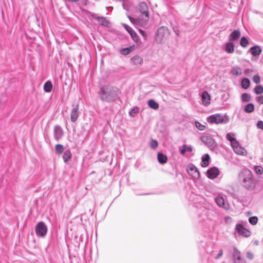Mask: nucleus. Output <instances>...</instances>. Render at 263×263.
Masks as SVG:
<instances>
[{
    "instance_id": "nucleus-10",
    "label": "nucleus",
    "mask_w": 263,
    "mask_h": 263,
    "mask_svg": "<svg viewBox=\"0 0 263 263\" xmlns=\"http://www.w3.org/2000/svg\"><path fill=\"white\" fill-rule=\"evenodd\" d=\"M215 201L217 204L220 208L226 210L229 209V204L227 201H225L224 198L221 196H217L215 198Z\"/></svg>"
},
{
    "instance_id": "nucleus-2",
    "label": "nucleus",
    "mask_w": 263,
    "mask_h": 263,
    "mask_svg": "<svg viewBox=\"0 0 263 263\" xmlns=\"http://www.w3.org/2000/svg\"><path fill=\"white\" fill-rule=\"evenodd\" d=\"M99 98L103 101L112 102L118 98L119 90L109 85L102 86L98 92Z\"/></svg>"
},
{
    "instance_id": "nucleus-46",
    "label": "nucleus",
    "mask_w": 263,
    "mask_h": 263,
    "mask_svg": "<svg viewBox=\"0 0 263 263\" xmlns=\"http://www.w3.org/2000/svg\"><path fill=\"white\" fill-rule=\"evenodd\" d=\"M257 101L260 104H263V96H260L258 97L257 98Z\"/></svg>"
},
{
    "instance_id": "nucleus-21",
    "label": "nucleus",
    "mask_w": 263,
    "mask_h": 263,
    "mask_svg": "<svg viewBox=\"0 0 263 263\" xmlns=\"http://www.w3.org/2000/svg\"><path fill=\"white\" fill-rule=\"evenodd\" d=\"M135 49V46L133 45L126 48L121 49L119 52L121 54L126 55L133 51Z\"/></svg>"
},
{
    "instance_id": "nucleus-8",
    "label": "nucleus",
    "mask_w": 263,
    "mask_h": 263,
    "mask_svg": "<svg viewBox=\"0 0 263 263\" xmlns=\"http://www.w3.org/2000/svg\"><path fill=\"white\" fill-rule=\"evenodd\" d=\"M79 105L78 104H76L73 106L71 112H70V120L72 122H76L80 115L79 112Z\"/></svg>"
},
{
    "instance_id": "nucleus-34",
    "label": "nucleus",
    "mask_w": 263,
    "mask_h": 263,
    "mask_svg": "<svg viewBox=\"0 0 263 263\" xmlns=\"http://www.w3.org/2000/svg\"><path fill=\"white\" fill-rule=\"evenodd\" d=\"M139 111V107L135 106L132 109V110L129 111V115L131 117H135V115L138 113Z\"/></svg>"
},
{
    "instance_id": "nucleus-27",
    "label": "nucleus",
    "mask_w": 263,
    "mask_h": 263,
    "mask_svg": "<svg viewBox=\"0 0 263 263\" xmlns=\"http://www.w3.org/2000/svg\"><path fill=\"white\" fill-rule=\"evenodd\" d=\"M148 105L150 108L155 110L158 109L159 106L158 103L153 99H150L148 100Z\"/></svg>"
},
{
    "instance_id": "nucleus-7",
    "label": "nucleus",
    "mask_w": 263,
    "mask_h": 263,
    "mask_svg": "<svg viewBox=\"0 0 263 263\" xmlns=\"http://www.w3.org/2000/svg\"><path fill=\"white\" fill-rule=\"evenodd\" d=\"M47 232V228L43 221H40L36 224L35 227V232L36 235L39 237H44Z\"/></svg>"
},
{
    "instance_id": "nucleus-3",
    "label": "nucleus",
    "mask_w": 263,
    "mask_h": 263,
    "mask_svg": "<svg viewBox=\"0 0 263 263\" xmlns=\"http://www.w3.org/2000/svg\"><path fill=\"white\" fill-rule=\"evenodd\" d=\"M139 10L142 15L144 16V18L143 20L140 21V18H135L130 16H128V17L130 21L135 25L142 26L145 24L149 18L148 7L147 4L143 2L139 3Z\"/></svg>"
},
{
    "instance_id": "nucleus-36",
    "label": "nucleus",
    "mask_w": 263,
    "mask_h": 263,
    "mask_svg": "<svg viewBox=\"0 0 263 263\" xmlns=\"http://www.w3.org/2000/svg\"><path fill=\"white\" fill-rule=\"evenodd\" d=\"M254 91L257 95L262 93L263 92V87L261 85L256 86L254 88Z\"/></svg>"
},
{
    "instance_id": "nucleus-29",
    "label": "nucleus",
    "mask_w": 263,
    "mask_h": 263,
    "mask_svg": "<svg viewBox=\"0 0 263 263\" xmlns=\"http://www.w3.org/2000/svg\"><path fill=\"white\" fill-rule=\"evenodd\" d=\"M52 88V84L49 81H47L44 85V89L45 92H49L51 91Z\"/></svg>"
},
{
    "instance_id": "nucleus-42",
    "label": "nucleus",
    "mask_w": 263,
    "mask_h": 263,
    "mask_svg": "<svg viewBox=\"0 0 263 263\" xmlns=\"http://www.w3.org/2000/svg\"><path fill=\"white\" fill-rule=\"evenodd\" d=\"M253 80L255 83L258 84L260 81V77L258 75H254L253 78Z\"/></svg>"
},
{
    "instance_id": "nucleus-28",
    "label": "nucleus",
    "mask_w": 263,
    "mask_h": 263,
    "mask_svg": "<svg viewBox=\"0 0 263 263\" xmlns=\"http://www.w3.org/2000/svg\"><path fill=\"white\" fill-rule=\"evenodd\" d=\"M131 60L132 62L135 65L141 64L142 62V59L138 55L134 56L131 59Z\"/></svg>"
},
{
    "instance_id": "nucleus-20",
    "label": "nucleus",
    "mask_w": 263,
    "mask_h": 263,
    "mask_svg": "<svg viewBox=\"0 0 263 263\" xmlns=\"http://www.w3.org/2000/svg\"><path fill=\"white\" fill-rule=\"evenodd\" d=\"M233 256L234 258V263H237V261L241 260V253L235 247L233 248Z\"/></svg>"
},
{
    "instance_id": "nucleus-18",
    "label": "nucleus",
    "mask_w": 263,
    "mask_h": 263,
    "mask_svg": "<svg viewBox=\"0 0 263 263\" xmlns=\"http://www.w3.org/2000/svg\"><path fill=\"white\" fill-rule=\"evenodd\" d=\"M179 152L181 155H184L186 152H192L193 151V147L191 145L186 144L183 145L182 146L179 147Z\"/></svg>"
},
{
    "instance_id": "nucleus-17",
    "label": "nucleus",
    "mask_w": 263,
    "mask_h": 263,
    "mask_svg": "<svg viewBox=\"0 0 263 263\" xmlns=\"http://www.w3.org/2000/svg\"><path fill=\"white\" fill-rule=\"evenodd\" d=\"M241 33L239 30H234L228 36L229 41H236L240 36Z\"/></svg>"
},
{
    "instance_id": "nucleus-47",
    "label": "nucleus",
    "mask_w": 263,
    "mask_h": 263,
    "mask_svg": "<svg viewBox=\"0 0 263 263\" xmlns=\"http://www.w3.org/2000/svg\"><path fill=\"white\" fill-rule=\"evenodd\" d=\"M174 31L176 35H179V31L178 29H175V28H174Z\"/></svg>"
},
{
    "instance_id": "nucleus-23",
    "label": "nucleus",
    "mask_w": 263,
    "mask_h": 263,
    "mask_svg": "<svg viewBox=\"0 0 263 263\" xmlns=\"http://www.w3.org/2000/svg\"><path fill=\"white\" fill-rule=\"evenodd\" d=\"M231 73L234 76H238L242 74V70L239 67L234 66L231 69Z\"/></svg>"
},
{
    "instance_id": "nucleus-30",
    "label": "nucleus",
    "mask_w": 263,
    "mask_h": 263,
    "mask_svg": "<svg viewBox=\"0 0 263 263\" xmlns=\"http://www.w3.org/2000/svg\"><path fill=\"white\" fill-rule=\"evenodd\" d=\"M254 110V106L252 103H249L245 106L244 111L247 113H251Z\"/></svg>"
},
{
    "instance_id": "nucleus-26",
    "label": "nucleus",
    "mask_w": 263,
    "mask_h": 263,
    "mask_svg": "<svg viewBox=\"0 0 263 263\" xmlns=\"http://www.w3.org/2000/svg\"><path fill=\"white\" fill-rule=\"evenodd\" d=\"M72 157V154L71 151L69 149H67L64 152V154L63 156V159L65 163H67V162L71 159Z\"/></svg>"
},
{
    "instance_id": "nucleus-6",
    "label": "nucleus",
    "mask_w": 263,
    "mask_h": 263,
    "mask_svg": "<svg viewBox=\"0 0 263 263\" xmlns=\"http://www.w3.org/2000/svg\"><path fill=\"white\" fill-rule=\"evenodd\" d=\"M226 117L219 114L212 115L207 118V121L210 123L220 124L225 121Z\"/></svg>"
},
{
    "instance_id": "nucleus-33",
    "label": "nucleus",
    "mask_w": 263,
    "mask_h": 263,
    "mask_svg": "<svg viewBox=\"0 0 263 263\" xmlns=\"http://www.w3.org/2000/svg\"><path fill=\"white\" fill-rule=\"evenodd\" d=\"M240 44L241 47H246L249 45V41L247 38L245 36H243L241 37L240 41Z\"/></svg>"
},
{
    "instance_id": "nucleus-35",
    "label": "nucleus",
    "mask_w": 263,
    "mask_h": 263,
    "mask_svg": "<svg viewBox=\"0 0 263 263\" xmlns=\"http://www.w3.org/2000/svg\"><path fill=\"white\" fill-rule=\"evenodd\" d=\"M251 96L247 93H244L241 95V100L243 102H249L251 100Z\"/></svg>"
},
{
    "instance_id": "nucleus-11",
    "label": "nucleus",
    "mask_w": 263,
    "mask_h": 263,
    "mask_svg": "<svg viewBox=\"0 0 263 263\" xmlns=\"http://www.w3.org/2000/svg\"><path fill=\"white\" fill-rule=\"evenodd\" d=\"M53 134L55 140L58 141L64 135L63 130L60 126L55 125L54 127Z\"/></svg>"
},
{
    "instance_id": "nucleus-37",
    "label": "nucleus",
    "mask_w": 263,
    "mask_h": 263,
    "mask_svg": "<svg viewBox=\"0 0 263 263\" xmlns=\"http://www.w3.org/2000/svg\"><path fill=\"white\" fill-rule=\"evenodd\" d=\"M122 1H123L122 6L123 8L127 10H129L130 7V3L127 0H122Z\"/></svg>"
},
{
    "instance_id": "nucleus-24",
    "label": "nucleus",
    "mask_w": 263,
    "mask_h": 263,
    "mask_svg": "<svg viewBox=\"0 0 263 263\" xmlns=\"http://www.w3.org/2000/svg\"><path fill=\"white\" fill-rule=\"evenodd\" d=\"M210 159V156L209 154H206L202 156V162L201 165L202 167H206L208 166L209 164V160Z\"/></svg>"
},
{
    "instance_id": "nucleus-15",
    "label": "nucleus",
    "mask_w": 263,
    "mask_h": 263,
    "mask_svg": "<svg viewBox=\"0 0 263 263\" xmlns=\"http://www.w3.org/2000/svg\"><path fill=\"white\" fill-rule=\"evenodd\" d=\"M210 96L206 91H203L201 94L202 103L204 106H208L210 103Z\"/></svg>"
},
{
    "instance_id": "nucleus-19",
    "label": "nucleus",
    "mask_w": 263,
    "mask_h": 263,
    "mask_svg": "<svg viewBox=\"0 0 263 263\" xmlns=\"http://www.w3.org/2000/svg\"><path fill=\"white\" fill-rule=\"evenodd\" d=\"M230 41L224 44V50L228 53H232L234 51V45Z\"/></svg>"
},
{
    "instance_id": "nucleus-43",
    "label": "nucleus",
    "mask_w": 263,
    "mask_h": 263,
    "mask_svg": "<svg viewBox=\"0 0 263 263\" xmlns=\"http://www.w3.org/2000/svg\"><path fill=\"white\" fill-rule=\"evenodd\" d=\"M246 257L251 260L254 257V255H253V254L250 252H247V253H246Z\"/></svg>"
},
{
    "instance_id": "nucleus-14",
    "label": "nucleus",
    "mask_w": 263,
    "mask_h": 263,
    "mask_svg": "<svg viewBox=\"0 0 263 263\" xmlns=\"http://www.w3.org/2000/svg\"><path fill=\"white\" fill-rule=\"evenodd\" d=\"M123 25L124 27V28L126 29V30L129 33L132 39L134 41L138 42L139 41L138 36L137 35L135 31L127 25L123 24Z\"/></svg>"
},
{
    "instance_id": "nucleus-38",
    "label": "nucleus",
    "mask_w": 263,
    "mask_h": 263,
    "mask_svg": "<svg viewBox=\"0 0 263 263\" xmlns=\"http://www.w3.org/2000/svg\"><path fill=\"white\" fill-rule=\"evenodd\" d=\"M195 126L197 129H198L200 130H203L205 128V126L204 125H202L198 121H196L195 122Z\"/></svg>"
},
{
    "instance_id": "nucleus-32",
    "label": "nucleus",
    "mask_w": 263,
    "mask_h": 263,
    "mask_svg": "<svg viewBox=\"0 0 263 263\" xmlns=\"http://www.w3.org/2000/svg\"><path fill=\"white\" fill-rule=\"evenodd\" d=\"M250 85V80L248 78H243L241 81V86L244 89H247Z\"/></svg>"
},
{
    "instance_id": "nucleus-13",
    "label": "nucleus",
    "mask_w": 263,
    "mask_h": 263,
    "mask_svg": "<svg viewBox=\"0 0 263 263\" xmlns=\"http://www.w3.org/2000/svg\"><path fill=\"white\" fill-rule=\"evenodd\" d=\"M236 230L239 234L245 237H248L250 235V232L245 228L241 224H237L236 226Z\"/></svg>"
},
{
    "instance_id": "nucleus-48",
    "label": "nucleus",
    "mask_w": 263,
    "mask_h": 263,
    "mask_svg": "<svg viewBox=\"0 0 263 263\" xmlns=\"http://www.w3.org/2000/svg\"><path fill=\"white\" fill-rule=\"evenodd\" d=\"M140 31L141 34L142 35V36H143L144 37H146V35L145 34L144 31H142L141 30H140Z\"/></svg>"
},
{
    "instance_id": "nucleus-16",
    "label": "nucleus",
    "mask_w": 263,
    "mask_h": 263,
    "mask_svg": "<svg viewBox=\"0 0 263 263\" xmlns=\"http://www.w3.org/2000/svg\"><path fill=\"white\" fill-rule=\"evenodd\" d=\"M261 52L262 50L261 48L257 45L251 47L248 50V52L251 53V54L254 57L259 56L261 54Z\"/></svg>"
},
{
    "instance_id": "nucleus-5",
    "label": "nucleus",
    "mask_w": 263,
    "mask_h": 263,
    "mask_svg": "<svg viewBox=\"0 0 263 263\" xmlns=\"http://www.w3.org/2000/svg\"><path fill=\"white\" fill-rule=\"evenodd\" d=\"M168 35L169 31L167 28L162 26L157 29L155 40L157 44H161L163 39L166 37Z\"/></svg>"
},
{
    "instance_id": "nucleus-31",
    "label": "nucleus",
    "mask_w": 263,
    "mask_h": 263,
    "mask_svg": "<svg viewBox=\"0 0 263 263\" xmlns=\"http://www.w3.org/2000/svg\"><path fill=\"white\" fill-rule=\"evenodd\" d=\"M64 151V146L63 145L58 144L55 147V152L57 155H61Z\"/></svg>"
},
{
    "instance_id": "nucleus-41",
    "label": "nucleus",
    "mask_w": 263,
    "mask_h": 263,
    "mask_svg": "<svg viewBox=\"0 0 263 263\" xmlns=\"http://www.w3.org/2000/svg\"><path fill=\"white\" fill-rule=\"evenodd\" d=\"M158 145L157 141L152 139L151 141L150 146L152 149H155Z\"/></svg>"
},
{
    "instance_id": "nucleus-25",
    "label": "nucleus",
    "mask_w": 263,
    "mask_h": 263,
    "mask_svg": "<svg viewBox=\"0 0 263 263\" xmlns=\"http://www.w3.org/2000/svg\"><path fill=\"white\" fill-rule=\"evenodd\" d=\"M157 158L158 162L161 164H165L167 161L166 155L161 153L158 154Z\"/></svg>"
},
{
    "instance_id": "nucleus-45",
    "label": "nucleus",
    "mask_w": 263,
    "mask_h": 263,
    "mask_svg": "<svg viewBox=\"0 0 263 263\" xmlns=\"http://www.w3.org/2000/svg\"><path fill=\"white\" fill-rule=\"evenodd\" d=\"M223 254V251L222 250L220 249L219 251L218 254L217 255V256L215 257V259H217L219 258Z\"/></svg>"
},
{
    "instance_id": "nucleus-1",
    "label": "nucleus",
    "mask_w": 263,
    "mask_h": 263,
    "mask_svg": "<svg viewBox=\"0 0 263 263\" xmlns=\"http://www.w3.org/2000/svg\"><path fill=\"white\" fill-rule=\"evenodd\" d=\"M238 180L241 185L248 190H253L256 186V180L252 172L248 169H243L238 174Z\"/></svg>"
},
{
    "instance_id": "nucleus-22",
    "label": "nucleus",
    "mask_w": 263,
    "mask_h": 263,
    "mask_svg": "<svg viewBox=\"0 0 263 263\" xmlns=\"http://www.w3.org/2000/svg\"><path fill=\"white\" fill-rule=\"evenodd\" d=\"M92 17L98 21L99 23L104 26H107L109 24L108 21H107L106 18L104 17H99L97 16L96 15H92Z\"/></svg>"
},
{
    "instance_id": "nucleus-40",
    "label": "nucleus",
    "mask_w": 263,
    "mask_h": 263,
    "mask_svg": "<svg viewBox=\"0 0 263 263\" xmlns=\"http://www.w3.org/2000/svg\"><path fill=\"white\" fill-rule=\"evenodd\" d=\"M257 221L258 219L257 217L256 216L251 217L249 219V222L253 225L256 224L257 222Z\"/></svg>"
},
{
    "instance_id": "nucleus-44",
    "label": "nucleus",
    "mask_w": 263,
    "mask_h": 263,
    "mask_svg": "<svg viewBox=\"0 0 263 263\" xmlns=\"http://www.w3.org/2000/svg\"><path fill=\"white\" fill-rule=\"evenodd\" d=\"M257 127L258 128L263 130V121H259L257 123Z\"/></svg>"
},
{
    "instance_id": "nucleus-4",
    "label": "nucleus",
    "mask_w": 263,
    "mask_h": 263,
    "mask_svg": "<svg viewBox=\"0 0 263 263\" xmlns=\"http://www.w3.org/2000/svg\"><path fill=\"white\" fill-rule=\"evenodd\" d=\"M235 137V134L232 133H229L226 135V138L230 142L231 146L234 152L237 155L246 156L247 151L240 145Z\"/></svg>"
},
{
    "instance_id": "nucleus-9",
    "label": "nucleus",
    "mask_w": 263,
    "mask_h": 263,
    "mask_svg": "<svg viewBox=\"0 0 263 263\" xmlns=\"http://www.w3.org/2000/svg\"><path fill=\"white\" fill-rule=\"evenodd\" d=\"M187 171L190 175L195 179L200 177V173L197 168L194 165H190L187 168Z\"/></svg>"
},
{
    "instance_id": "nucleus-12",
    "label": "nucleus",
    "mask_w": 263,
    "mask_h": 263,
    "mask_svg": "<svg viewBox=\"0 0 263 263\" xmlns=\"http://www.w3.org/2000/svg\"><path fill=\"white\" fill-rule=\"evenodd\" d=\"M219 174V171L216 167L209 168L206 172V175L210 179H213L216 178Z\"/></svg>"
},
{
    "instance_id": "nucleus-39",
    "label": "nucleus",
    "mask_w": 263,
    "mask_h": 263,
    "mask_svg": "<svg viewBox=\"0 0 263 263\" xmlns=\"http://www.w3.org/2000/svg\"><path fill=\"white\" fill-rule=\"evenodd\" d=\"M254 170L257 174L261 175L263 173V167L260 166H255Z\"/></svg>"
}]
</instances>
